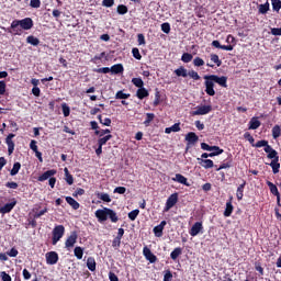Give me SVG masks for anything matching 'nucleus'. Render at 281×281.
<instances>
[{"label":"nucleus","instance_id":"obj_40","mask_svg":"<svg viewBox=\"0 0 281 281\" xmlns=\"http://www.w3.org/2000/svg\"><path fill=\"white\" fill-rule=\"evenodd\" d=\"M112 138H113V135L109 134V135L100 138L98 140V144H99V146H104V145H106V142H109V139H112Z\"/></svg>","mask_w":281,"mask_h":281},{"label":"nucleus","instance_id":"obj_62","mask_svg":"<svg viewBox=\"0 0 281 281\" xmlns=\"http://www.w3.org/2000/svg\"><path fill=\"white\" fill-rule=\"evenodd\" d=\"M31 8H41V0H31Z\"/></svg>","mask_w":281,"mask_h":281},{"label":"nucleus","instance_id":"obj_17","mask_svg":"<svg viewBox=\"0 0 281 281\" xmlns=\"http://www.w3.org/2000/svg\"><path fill=\"white\" fill-rule=\"evenodd\" d=\"M54 175H56L55 169L47 170L37 178V181H47V179H50L52 177H54Z\"/></svg>","mask_w":281,"mask_h":281},{"label":"nucleus","instance_id":"obj_42","mask_svg":"<svg viewBox=\"0 0 281 281\" xmlns=\"http://www.w3.org/2000/svg\"><path fill=\"white\" fill-rule=\"evenodd\" d=\"M201 148L202 150H209V151L218 150V146H210L206 143H202Z\"/></svg>","mask_w":281,"mask_h":281},{"label":"nucleus","instance_id":"obj_32","mask_svg":"<svg viewBox=\"0 0 281 281\" xmlns=\"http://www.w3.org/2000/svg\"><path fill=\"white\" fill-rule=\"evenodd\" d=\"M75 256L78 260H82V256H85V249H82L80 246L75 247Z\"/></svg>","mask_w":281,"mask_h":281},{"label":"nucleus","instance_id":"obj_41","mask_svg":"<svg viewBox=\"0 0 281 281\" xmlns=\"http://www.w3.org/2000/svg\"><path fill=\"white\" fill-rule=\"evenodd\" d=\"M211 60L214 63L217 67H221L223 65V61H221V58H218V55L211 54Z\"/></svg>","mask_w":281,"mask_h":281},{"label":"nucleus","instance_id":"obj_30","mask_svg":"<svg viewBox=\"0 0 281 281\" xmlns=\"http://www.w3.org/2000/svg\"><path fill=\"white\" fill-rule=\"evenodd\" d=\"M87 267L89 271H95V259L93 257L87 259Z\"/></svg>","mask_w":281,"mask_h":281},{"label":"nucleus","instance_id":"obj_12","mask_svg":"<svg viewBox=\"0 0 281 281\" xmlns=\"http://www.w3.org/2000/svg\"><path fill=\"white\" fill-rule=\"evenodd\" d=\"M212 76V80L216 83V85H220V87H224V88H227V77L225 76H222V77H218L216 75H211Z\"/></svg>","mask_w":281,"mask_h":281},{"label":"nucleus","instance_id":"obj_49","mask_svg":"<svg viewBox=\"0 0 281 281\" xmlns=\"http://www.w3.org/2000/svg\"><path fill=\"white\" fill-rule=\"evenodd\" d=\"M161 31L165 34H170V23H168V22L162 23L161 24Z\"/></svg>","mask_w":281,"mask_h":281},{"label":"nucleus","instance_id":"obj_11","mask_svg":"<svg viewBox=\"0 0 281 281\" xmlns=\"http://www.w3.org/2000/svg\"><path fill=\"white\" fill-rule=\"evenodd\" d=\"M167 222L162 221L159 225L154 227V234L156 238H161L164 236V227H166Z\"/></svg>","mask_w":281,"mask_h":281},{"label":"nucleus","instance_id":"obj_61","mask_svg":"<svg viewBox=\"0 0 281 281\" xmlns=\"http://www.w3.org/2000/svg\"><path fill=\"white\" fill-rule=\"evenodd\" d=\"M272 36H281V27H273L271 29V32Z\"/></svg>","mask_w":281,"mask_h":281},{"label":"nucleus","instance_id":"obj_52","mask_svg":"<svg viewBox=\"0 0 281 281\" xmlns=\"http://www.w3.org/2000/svg\"><path fill=\"white\" fill-rule=\"evenodd\" d=\"M188 76H190L193 80H201V76H199V72L194 70L189 71Z\"/></svg>","mask_w":281,"mask_h":281},{"label":"nucleus","instance_id":"obj_27","mask_svg":"<svg viewBox=\"0 0 281 281\" xmlns=\"http://www.w3.org/2000/svg\"><path fill=\"white\" fill-rule=\"evenodd\" d=\"M175 74L178 77L188 78V69H186L184 67H180V68L176 69Z\"/></svg>","mask_w":281,"mask_h":281},{"label":"nucleus","instance_id":"obj_3","mask_svg":"<svg viewBox=\"0 0 281 281\" xmlns=\"http://www.w3.org/2000/svg\"><path fill=\"white\" fill-rule=\"evenodd\" d=\"M204 80L205 93L207 95H216V91L214 90L215 81L212 79V75H205Z\"/></svg>","mask_w":281,"mask_h":281},{"label":"nucleus","instance_id":"obj_15","mask_svg":"<svg viewBox=\"0 0 281 281\" xmlns=\"http://www.w3.org/2000/svg\"><path fill=\"white\" fill-rule=\"evenodd\" d=\"M14 205H16V201L4 204L2 207H0V214H9V212L14 210Z\"/></svg>","mask_w":281,"mask_h":281},{"label":"nucleus","instance_id":"obj_10","mask_svg":"<svg viewBox=\"0 0 281 281\" xmlns=\"http://www.w3.org/2000/svg\"><path fill=\"white\" fill-rule=\"evenodd\" d=\"M47 265H56L58 262V252L49 251L46 254Z\"/></svg>","mask_w":281,"mask_h":281},{"label":"nucleus","instance_id":"obj_53","mask_svg":"<svg viewBox=\"0 0 281 281\" xmlns=\"http://www.w3.org/2000/svg\"><path fill=\"white\" fill-rule=\"evenodd\" d=\"M0 278L2 281H12V277H10V274H8L5 271L0 273Z\"/></svg>","mask_w":281,"mask_h":281},{"label":"nucleus","instance_id":"obj_37","mask_svg":"<svg viewBox=\"0 0 281 281\" xmlns=\"http://www.w3.org/2000/svg\"><path fill=\"white\" fill-rule=\"evenodd\" d=\"M271 3H272V10H274V12H280L281 0H271Z\"/></svg>","mask_w":281,"mask_h":281},{"label":"nucleus","instance_id":"obj_48","mask_svg":"<svg viewBox=\"0 0 281 281\" xmlns=\"http://www.w3.org/2000/svg\"><path fill=\"white\" fill-rule=\"evenodd\" d=\"M128 12V7L124 4H120L117 7V13L119 14H126Z\"/></svg>","mask_w":281,"mask_h":281},{"label":"nucleus","instance_id":"obj_58","mask_svg":"<svg viewBox=\"0 0 281 281\" xmlns=\"http://www.w3.org/2000/svg\"><path fill=\"white\" fill-rule=\"evenodd\" d=\"M269 142L267 140H258L256 144H254L252 146H255V148H262L265 146H267Z\"/></svg>","mask_w":281,"mask_h":281},{"label":"nucleus","instance_id":"obj_21","mask_svg":"<svg viewBox=\"0 0 281 281\" xmlns=\"http://www.w3.org/2000/svg\"><path fill=\"white\" fill-rule=\"evenodd\" d=\"M257 128H260V121L256 117H252L249 121V131H256Z\"/></svg>","mask_w":281,"mask_h":281},{"label":"nucleus","instance_id":"obj_24","mask_svg":"<svg viewBox=\"0 0 281 281\" xmlns=\"http://www.w3.org/2000/svg\"><path fill=\"white\" fill-rule=\"evenodd\" d=\"M110 71H111V74H122V72H124V66H122V64L113 65L110 68Z\"/></svg>","mask_w":281,"mask_h":281},{"label":"nucleus","instance_id":"obj_26","mask_svg":"<svg viewBox=\"0 0 281 281\" xmlns=\"http://www.w3.org/2000/svg\"><path fill=\"white\" fill-rule=\"evenodd\" d=\"M232 212H234V205L232 204V201L226 202V209L224 211V216H226V217L232 216Z\"/></svg>","mask_w":281,"mask_h":281},{"label":"nucleus","instance_id":"obj_60","mask_svg":"<svg viewBox=\"0 0 281 281\" xmlns=\"http://www.w3.org/2000/svg\"><path fill=\"white\" fill-rule=\"evenodd\" d=\"M138 45H146V37H144V34L137 35Z\"/></svg>","mask_w":281,"mask_h":281},{"label":"nucleus","instance_id":"obj_23","mask_svg":"<svg viewBox=\"0 0 281 281\" xmlns=\"http://www.w3.org/2000/svg\"><path fill=\"white\" fill-rule=\"evenodd\" d=\"M280 160L278 159H273L271 162H270V167L272 168V172L273 175H278V172H280Z\"/></svg>","mask_w":281,"mask_h":281},{"label":"nucleus","instance_id":"obj_5","mask_svg":"<svg viewBox=\"0 0 281 281\" xmlns=\"http://www.w3.org/2000/svg\"><path fill=\"white\" fill-rule=\"evenodd\" d=\"M179 201V193L171 194L166 202V206L164 209V212H170L175 205H177V202Z\"/></svg>","mask_w":281,"mask_h":281},{"label":"nucleus","instance_id":"obj_29","mask_svg":"<svg viewBox=\"0 0 281 281\" xmlns=\"http://www.w3.org/2000/svg\"><path fill=\"white\" fill-rule=\"evenodd\" d=\"M247 184V182H244L243 184H240L238 188H237V193H236V196L238 199V201H243V192L245 191V186Z\"/></svg>","mask_w":281,"mask_h":281},{"label":"nucleus","instance_id":"obj_4","mask_svg":"<svg viewBox=\"0 0 281 281\" xmlns=\"http://www.w3.org/2000/svg\"><path fill=\"white\" fill-rule=\"evenodd\" d=\"M65 236V226L57 225L53 229V245H57V243Z\"/></svg>","mask_w":281,"mask_h":281},{"label":"nucleus","instance_id":"obj_34","mask_svg":"<svg viewBox=\"0 0 281 281\" xmlns=\"http://www.w3.org/2000/svg\"><path fill=\"white\" fill-rule=\"evenodd\" d=\"M128 98H131V94H126L122 90L117 91L115 94L116 100H128Z\"/></svg>","mask_w":281,"mask_h":281},{"label":"nucleus","instance_id":"obj_57","mask_svg":"<svg viewBox=\"0 0 281 281\" xmlns=\"http://www.w3.org/2000/svg\"><path fill=\"white\" fill-rule=\"evenodd\" d=\"M94 71H95L97 74H110L111 68H109V67H103V68L94 69Z\"/></svg>","mask_w":281,"mask_h":281},{"label":"nucleus","instance_id":"obj_38","mask_svg":"<svg viewBox=\"0 0 281 281\" xmlns=\"http://www.w3.org/2000/svg\"><path fill=\"white\" fill-rule=\"evenodd\" d=\"M192 58L193 56L190 53H183L181 56L182 63H192Z\"/></svg>","mask_w":281,"mask_h":281},{"label":"nucleus","instance_id":"obj_19","mask_svg":"<svg viewBox=\"0 0 281 281\" xmlns=\"http://www.w3.org/2000/svg\"><path fill=\"white\" fill-rule=\"evenodd\" d=\"M186 140L189 143V144H196V142H199V136H196V134L194 132H189L187 135H186Z\"/></svg>","mask_w":281,"mask_h":281},{"label":"nucleus","instance_id":"obj_18","mask_svg":"<svg viewBox=\"0 0 281 281\" xmlns=\"http://www.w3.org/2000/svg\"><path fill=\"white\" fill-rule=\"evenodd\" d=\"M181 131V124L175 123L172 126L165 128V133L170 135V133H179Z\"/></svg>","mask_w":281,"mask_h":281},{"label":"nucleus","instance_id":"obj_44","mask_svg":"<svg viewBox=\"0 0 281 281\" xmlns=\"http://www.w3.org/2000/svg\"><path fill=\"white\" fill-rule=\"evenodd\" d=\"M155 120V114L154 113H147L146 114V120L144 121L145 126H148L150 122Z\"/></svg>","mask_w":281,"mask_h":281},{"label":"nucleus","instance_id":"obj_31","mask_svg":"<svg viewBox=\"0 0 281 281\" xmlns=\"http://www.w3.org/2000/svg\"><path fill=\"white\" fill-rule=\"evenodd\" d=\"M267 186H268L271 194H273V195L280 194V192L278 191V187L276 184H273V182L267 181Z\"/></svg>","mask_w":281,"mask_h":281},{"label":"nucleus","instance_id":"obj_6","mask_svg":"<svg viewBox=\"0 0 281 281\" xmlns=\"http://www.w3.org/2000/svg\"><path fill=\"white\" fill-rule=\"evenodd\" d=\"M207 113H212V105H199L192 112V115H207Z\"/></svg>","mask_w":281,"mask_h":281},{"label":"nucleus","instance_id":"obj_35","mask_svg":"<svg viewBox=\"0 0 281 281\" xmlns=\"http://www.w3.org/2000/svg\"><path fill=\"white\" fill-rule=\"evenodd\" d=\"M269 12V2L259 4V14H267Z\"/></svg>","mask_w":281,"mask_h":281},{"label":"nucleus","instance_id":"obj_59","mask_svg":"<svg viewBox=\"0 0 281 281\" xmlns=\"http://www.w3.org/2000/svg\"><path fill=\"white\" fill-rule=\"evenodd\" d=\"M44 214H47V207H45L42 211H38L34 214V218H41V216H44Z\"/></svg>","mask_w":281,"mask_h":281},{"label":"nucleus","instance_id":"obj_8","mask_svg":"<svg viewBox=\"0 0 281 281\" xmlns=\"http://www.w3.org/2000/svg\"><path fill=\"white\" fill-rule=\"evenodd\" d=\"M143 255L146 258V260H148L151 265L157 262V256L153 254V251L150 250V248H148V246H145L143 248Z\"/></svg>","mask_w":281,"mask_h":281},{"label":"nucleus","instance_id":"obj_2","mask_svg":"<svg viewBox=\"0 0 281 281\" xmlns=\"http://www.w3.org/2000/svg\"><path fill=\"white\" fill-rule=\"evenodd\" d=\"M95 217L98 218L99 223H104L110 218L111 223H117L120 221V217L117 216V213L115 211L104 207V209H99L95 211Z\"/></svg>","mask_w":281,"mask_h":281},{"label":"nucleus","instance_id":"obj_14","mask_svg":"<svg viewBox=\"0 0 281 281\" xmlns=\"http://www.w3.org/2000/svg\"><path fill=\"white\" fill-rule=\"evenodd\" d=\"M198 161L202 168H205V170L214 168V161L212 159L198 158Z\"/></svg>","mask_w":281,"mask_h":281},{"label":"nucleus","instance_id":"obj_51","mask_svg":"<svg viewBox=\"0 0 281 281\" xmlns=\"http://www.w3.org/2000/svg\"><path fill=\"white\" fill-rule=\"evenodd\" d=\"M114 4H115V0H103L102 1V5L104 8H113Z\"/></svg>","mask_w":281,"mask_h":281},{"label":"nucleus","instance_id":"obj_45","mask_svg":"<svg viewBox=\"0 0 281 281\" xmlns=\"http://www.w3.org/2000/svg\"><path fill=\"white\" fill-rule=\"evenodd\" d=\"M137 216H139V210L137 209L128 213L130 221H135Z\"/></svg>","mask_w":281,"mask_h":281},{"label":"nucleus","instance_id":"obj_39","mask_svg":"<svg viewBox=\"0 0 281 281\" xmlns=\"http://www.w3.org/2000/svg\"><path fill=\"white\" fill-rule=\"evenodd\" d=\"M132 83L135 85L138 89L144 88V80H142V78H133Z\"/></svg>","mask_w":281,"mask_h":281},{"label":"nucleus","instance_id":"obj_46","mask_svg":"<svg viewBox=\"0 0 281 281\" xmlns=\"http://www.w3.org/2000/svg\"><path fill=\"white\" fill-rule=\"evenodd\" d=\"M194 67H203L205 65V61L201 57H195L193 59Z\"/></svg>","mask_w":281,"mask_h":281},{"label":"nucleus","instance_id":"obj_47","mask_svg":"<svg viewBox=\"0 0 281 281\" xmlns=\"http://www.w3.org/2000/svg\"><path fill=\"white\" fill-rule=\"evenodd\" d=\"M98 198L105 203H111V195H109L108 193H101L98 195Z\"/></svg>","mask_w":281,"mask_h":281},{"label":"nucleus","instance_id":"obj_50","mask_svg":"<svg viewBox=\"0 0 281 281\" xmlns=\"http://www.w3.org/2000/svg\"><path fill=\"white\" fill-rule=\"evenodd\" d=\"M268 159H277V160H280V157L278 156V151H276V149H272L270 151V154H268Z\"/></svg>","mask_w":281,"mask_h":281},{"label":"nucleus","instance_id":"obj_1","mask_svg":"<svg viewBox=\"0 0 281 281\" xmlns=\"http://www.w3.org/2000/svg\"><path fill=\"white\" fill-rule=\"evenodd\" d=\"M19 25L20 27H22V30H32V27H34V21H32L31 18H25L23 20H14L11 23L10 29L2 27V30H4V32H9V34H13L14 36H16L18 34H21Z\"/></svg>","mask_w":281,"mask_h":281},{"label":"nucleus","instance_id":"obj_43","mask_svg":"<svg viewBox=\"0 0 281 281\" xmlns=\"http://www.w3.org/2000/svg\"><path fill=\"white\" fill-rule=\"evenodd\" d=\"M61 111L64 113V117H69L71 110L69 109V105H67V103H64L61 105Z\"/></svg>","mask_w":281,"mask_h":281},{"label":"nucleus","instance_id":"obj_33","mask_svg":"<svg viewBox=\"0 0 281 281\" xmlns=\"http://www.w3.org/2000/svg\"><path fill=\"white\" fill-rule=\"evenodd\" d=\"M19 170H21V162H14L13 168L10 171L11 177L19 175Z\"/></svg>","mask_w":281,"mask_h":281},{"label":"nucleus","instance_id":"obj_36","mask_svg":"<svg viewBox=\"0 0 281 281\" xmlns=\"http://www.w3.org/2000/svg\"><path fill=\"white\" fill-rule=\"evenodd\" d=\"M280 135H281L280 125H274L273 128H272L273 139H278V137H280Z\"/></svg>","mask_w":281,"mask_h":281},{"label":"nucleus","instance_id":"obj_63","mask_svg":"<svg viewBox=\"0 0 281 281\" xmlns=\"http://www.w3.org/2000/svg\"><path fill=\"white\" fill-rule=\"evenodd\" d=\"M122 245V239L120 237H115L112 241V247H120Z\"/></svg>","mask_w":281,"mask_h":281},{"label":"nucleus","instance_id":"obj_55","mask_svg":"<svg viewBox=\"0 0 281 281\" xmlns=\"http://www.w3.org/2000/svg\"><path fill=\"white\" fill-rule=\"evenodd\" d=\"M244 137H245V139H247L249 142V144H251V146H254V142H256V139H254V136H251L250 133L246 132L244 134Z\"/></svg>","mask_w":281,"mask_h":281},{"label":"nucleus","instance_id":"obj_7","mask_svg":"<svg viewBox=\"0 0 281 281\" xmlns=\"http://www.w3.org/2000/svg\"><path fill=\"white\" fill-rule=\"evenodd\" d=\"M78 243V233L72 232L70 236L65 241L66 249H71Z\"/></svg>","mask_w":281,"mask_h":281},{"label":"nucleus","instance_id":"obj_56","mask_svg":"<svg viewBox=\"0 0 281 281\" xmlns=\"http://www.w3.org/2000/svg\"><path fill=\"white\" fill-rule=\"evenodd\" d=\"M126 193V188L125 187H116L114 189V194H125Z\"/></svg>","mask_w":281,"mask_h":281},{"label":"nucleus","instance_id":"obj_28","mask_svg":"<svg viewBox=\"0 0 281 281\" xmlns=\"http://www.w3.org/2000/svg\"><path fill=\"white\" fill-rule=\"evenodd\" d=\"M26 43L36 47L41 43V40H38L37 37H34V35H31L26 37Z\"/></svg>","mask_w":281,"mask_h":281},{"label":"nucleus","instance_id":"obj_16","mask_svg":"<svg viewBox=\"0 0 281 281\" xmlns=\"http://www.w3.org/2000/svg\"><path fill=\"white\" fill-rule=\"evenodd\" d=\"M172 181H177V183H181L182 186H187L190 188V183L188 182V178L181 173H177L175 178H172Z\"/></svg>","mask_w":281,"mask_h":281},{"label":"nucleus","instance_id":"obj_13","mask_svg":"<svg viewBox=\"0 0 281 281\" xmlns=\"http://www.w3.org/2000/svg\"><path fill=\"white\" fill-rule=\"evenodd\" d=\"M13 137H15L14 134H9L5 138V144L8 145L9 155H12V153H14V142L12 140Z\"/></svg>","mask_w":281,"mask_h":281},{"label":"nucleus","instance_id":"obj_20","mask_svg":"<svg viewBox=\"0 0 281 281\" xmlns=\"http://www.w3.org/2000/svg\"><path fill=\"white\" fill-rule=\"evenodd\" d=\"M66 202L72 207V210H78L80 207V203L71 196H66Z\"/></svg>","mask_w":281,"mask_h":281},{"label":"nucleus","instance_id":"obj_9","mask_svg":"<svg viewBox=\"0 0 281 281\" xmlns=\"http://www.w3.org/2000/svg\"><path fill=\"white\" fill-rule=\"evenodd\" d=\"M202 231H203V223L196 222L191 227L189 234H190V236H199V234H201Z\"/></svg>","mask_w":281,"mask_h":281},{"label":"nucleus","instance_id":"obj_64","mask_svg":"<svg viewBox=\"0 0 281 281\" xmlns=\"http://www.w3.org/2000/svg\"><path fill=\"white\" fill-rule=\"evenodd\" d=\"M164 281H172V272L168 270L164 276Z\"/></svg>","mask_w":281,"mask_h":281},{"label":"nucleus","instance_id":"obj_54","mask_svg":"<svg viewBox=\"0 0 281 281\" xmlns=\"http://www.w3.org/2000/svg\"><path fill=\"white\" fill-rule=\"evenodd\" d=\"M132 54L136 58V60H142V54H139V48H133Z\"/></svg>","mask_w":281,"mask_h":281},{"label":"nucleus","instance_id":"obj_25","mask_svg":"<svg viewBox=\"0 0 281 281\" xmlns=\"http://www.w3.org/2000/svg\"><path fill=\"white\" fill-rule=\"evenodd\" d=\"M183 254V249L181 247L175 248L173 251L170 254L171 260H177Z\"/></svg>","mask_w":281,"mask_h":281},{"label":"nucleus","instance_id":"obj_22","mask_svg":"<svg viewBox=\"0 0 281 281\" xmlns=\"http://www.w3.org/2000/svg\"><path fill=\"white\" fill-rule=\"evenodd\" d=\"M136 95L138 100H144V98H148V90L146 88H138Z\"/></svg>","mask_w":281,"mask_h":281}]
</instances>
